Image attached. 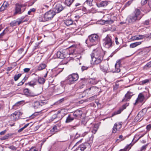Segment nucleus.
<instances>
[{
    "label": "nucleus",
    "instance_id": "obj_1",
    "mask_svg": "<svg viewBox=\"0 0 151 151\" xmlns=\"http://www.w3.org/2000/svg\"><path fill=\"white\" fill-rule=\"evenodd\" d=\"M104 53L101 49H96L93 50L91 55L92 63L98 64L101 62L103 59Z\"/></svg>",
    "mask_w": 151,
    "mask_h": 151
},
{
    "label": "nucleus",
    "instance_id": "obj_2",
    "mask_svg": "<svg viewBox=\"0 0 151 151\" xmlns=\"http://www.w3.org/2000/svg\"><path fill=\"white\" fill-rule=\"evenodd\" d=\"M143 16L139 9H135L133 13L130 16V19L132 22L139 20Z\"/></svg>",
    "mask_w": 151,
    "mask_h": 151
},
{
    "label": "nucleus",
    "instance_id": "obj_3",
    "mask_svg": "<svg viewBox=\"0 0 151 151\" xmlns=\"http://www.w3.org/2000/svg\"><path fill=\"white\" fill-rule=\"evenodd\" d=\"M89 41L91 46L95 45L97 44L99 41V35L96 34H93L89 36L88 39L86 41Z\"/></svg>",
    "mask_w": 151,
    "mask_h": 151
},
{
    "label": "nucleus",
    "instance_id": "obj_4",
    "mask_svg": "<svg viewBox=\"0 0 151 151\" xmlns=\"http://www.w3.org/2000/svg\"><path fill=\"white\" fill-rule=\"evenodd\" d=\"M26 5L24 4L17 3L15 4L14 14H20L23 13L26 9Z\"/></svg>",
    "mask_w": 151,
    "mask_h": 151
},
{
    "label": "nucleus",
    "instance_id": "obj_5",
    "mask_svg": "<svg viewBox=\"0 0 151 151\" xmlns=\"http://www.w3.org/2000/svg\"><path fill=\"white\" fill-rule=\"evenodd\" d=\"M78 78L77 73H73L68 76L67 79V82L70 85L77 81Z\"/></svg>",
    "mask_w": 151,
    "mask_h": 151
},
{
    "label": "nucleus",
    "instance_id": "obj_6",
    "mask_svg": "<svg viewBox=\"0 0 151 151\" xmlns=\"http://www.w3.org/2000/svg\"><path fill=\"white\" fill-rule=\"evenodd\" d=\"M103 46L106 48H109L112 46V40L108 35L103 39Z\"/></svg>",
    "mask_w": 151,
    "mask_h": 151
},
{
    "label": "nucleus",
    "instance_id": "obj_7",
    "mask_svg": "<svg viewBox=\"0 0 151 151\" xmlns=\"http://www.w3.org/2000/svg\"><path fill=\"white\" fill-rule=\"evenodd\" d=\"M56 15L53 10H50L46 12L44 14V18L47 21L51 20Z\"/></svg>",
    "mask_w": 151,
    "mask_h": 151
},
{
    "label": "nucleus",
    "instance_id": "obj_8",
    "mask_svg": "<svg viewBox=\"0 0 151 151\" xmlns=\"http://www.w3.org/2000/svg\"><path fill=\"white\" fill-rule=\"evenodd\" d=\"M22 114V113L18 110L16 111L10 116L11 119L13 121H16L18 119L20 116Z\"/></svg>",
    "mask_w": 151,
    "mask_h": 151
},
{
    "label": "nucleus",
    "instance_id": "obj_9",
    "mask_svg": "<svg viewBox=\"0 0 151 151\" xmlns=\"http://www.w3.org/2000/svg\"><path fill=\"white\" fill-rule=\"evenodd\" d=\"M63 9L64 7L61 4H57L53 8V10L56 14V13H58L60 12Z\"/></svg>",
    "mask_w": 151,
    "mask_h": 151
},
{
    "label": "nucleus",
    "instance_id": "obj_10",
    "mask_svg": "<svg viewBox=\"0 0 151 151\" xmlns=\"http://www.w3.org/2000/svg\"><path fill=\"white\" fill-rule=\"evenodd\" d=\"M63 111L64 110L63 109L58 111L57 112V114H55L52 115V119H54L58 117H59V118L61 119L65 115L63 114Z\"/></svg>",
    "mask_w": 151,
    "mask_h": 151
},
{
    "label": "nucleus",
    "instance_id": "obj_11",
    "mask_svg": "<svg viewBox=\"0 0 151 151\" xmlns=\"http://www.w3.org/2000/svg\"><path fill=\"white\" fill-rule=\"evenodd\" d=\"M145 114L144 113L143 110L140 111L135 117L134 119V122H137L139 121H140L142 120L143 119L142 117Z\"/></svg>",
    "mask_w": 151,
    "mask_h": 151
},
{
    "label": "nucleus",
    "instance_id": "obj_12",
    "mask_svg": "<svg viewBox=\"0 0 151 151\" xmlns=\"http://www.w3.org/2000/svg\"><path fill=\"white\" fill-rule=\"evenodd\" d=\"M129 104L126 103L125 104L123 105L122 107L116 111H115L113 113L112 115L111 116L113 117L114 115L120 114L124 109L126 108V106H128Z\"/></svg>",
    "mask_w": 151,
    "mask_h": 151
},
{
    "label": "nucleus",
    "instance_id": "obj_13",
    "mask_svg": "<svg viewBox=\"0 0 151 151\" xmlns=\"http://www.w3.org/2000/svg\"><path fill=\"white\" fill-rule=\"evenodd\" d=\"M83 113L82 111L77 110L73 112V115L75 117V119H78L81 117Z\"/></svg>",
    "mask_w": 151,
    "mask_h": 151
},
{
    "label": "nucleus",
    "instance_id": "obj_14",
    "mask_svg": "<svg viewBox=\"0 0 151 151\" xmlns=\"http://www.w3.org/2000/svg\"><path fill=\"white\" fill-rule=\"evenodd\" d=\"M133 95V94L132 92L128 91L125 95L124 98L122 99V101L125 102L129 101Z\"/></svg>",
    "mask_w": 151,
    "mask_h": 151
},
{
    "label": "nucleus",
    "instance_id": "obj_15",
    "mask_svg": "<svg viewBox=\"0 0 151 151\" xmlns=\"http://www.w3.org/2000/svg\"><path fill=\"white\" fill-rule=\"evenodd\" d=\"M145 99V96L142 93H140L138 95V98L137 99L134 105L138 103L139 102H142Z\"/></svg>",
    "mask_w": 151,
    "mask_h": 151
},
{
    "label": "nucleus",
    "instance_id": "obj_16",
    "mask_svg": "<svg viewBox=\"0 0 151 151\" xmlns=\"http://www.w3.org/2000/svg\"><path fill=\"white\" fill-rule=\"evenodd\" d=\"M98 88L96 86H92L86 89V92L90 94H92L95 92L98 91Z\"/></svg>",
    "mask_w": 151,
    "mask_h": 151
},
{
    "label": "nucleus",
    "instance_id": "obj_17",
    "mask_svg": "<svg viewBox=\"0 0 151 151\" xmlns=\"http://www.w3.org/2000/svg\"><path fill=\"white\" fill-rule=\"evenodd\" d=\"M90 146V145L89 143L86 142L80 145L78 147V149L81 151H83L86 148H89Z\"/></svg>",
    "mask_w": 151,
    "mask_h": 151
},
{
    "label": "nucleus",
    "instance_id": "obj_18",
    "mask_svg": "<svg viewBox=\"0 0 151 151\" xmlns=\"http://www.w3.org/2000/svg\"><path fill=\"white\" fill-rule=\"evenodd\" d=\"M109 68V65L106 63H105L103 65H100V69L103 72H107Z\"/></svg>",
    "mask_w": 151,
    "mask_h": 151
},
{
    "label": "nucleus",
    "instance_id": "obj_19",
    "mask_svg": "<svg viewBox=\"0 0 151 151\" xmlns=\"http://www.w3.org/2000/svg\"><path fill=\"white\" fill-rule=\"evenodd\" d=\"M24 94L27 96H34L33 93H31L28 88L24 89L23 90Z\"/></svg>",
    "mask_w": 151,
    "mask_h": 151
},
{
    "label": "nucleus",
    "instance_id": "obj_20",
    "mask_svg": "<svg viewBox=\"0 0 151 151\" xmlns=\"http://www.w3.org/2000/svg\"><path fill=\"white\" fill-rule=\"evenodd\" d=\"M108 2L106 1H102L101 2L97 3L96 5L99 8L104 7L107 6Z\"/></svg>",
    "mask_w": 151,
    "mask_h": 151
},
{
    "label": "nucleus",
    "instance_id": "obj_21",
    "mask_svg": "<svg viewBox=\"0 0 151 151\" xmlns=\"http://www.w3.org/2000/svg\"><path fill=\"white\" fill-rule=\"evenodd\" d=\"M74 118L73 115L71 114H69L68 116L67 117L65 123H69L72 122L73 120L74 119Z\"/></svg>",
    "mask_w": 151,
    "mask_h": 151
},
{
    "label": "nucleus",
    "instance_id": "obj_22",
    "mask_svg": "<svg viewBox=\"0 0 151 151\" xmlns=\"http://www.w3.org/2000/svg\"><path fill=\"white\" fill-rule=\"evenodd\" d=\"M119 126V129H120L122 126V124L119 123L118 124L117 123H116L114 124L113 128V130H112V132L113 133H115L117 130H118V128H117V126Z\"/></svg>",
    "mask_w": 151,
    "mask_h": 151
},
{
    "label": "nucleus",
    "instance_id": "obj_23",
    "mask_svg": "<svg viewBox=\"0 0 151 151\" xmlns=\"http://www.w3.org/2000/svg\"><path fill=\"white\" fill-rule=\"evenodd\" d=\"M9 6V4L7 2H4L1 7L0 8L1 12L4 11Z\"/></svg>",
    "mask_w": 151,
    "mask_h": 151
},
{
    "label": "nucleus",
    "instance_id": "obj_24",
    "mask_svg": "<svg viewBox=\"0 0 151 151\" xmlns=\"http://www.w3.org/2000/svg\"><path fill=\"white\" fill-rule=\"evenodd\" d=\"M56 55L58 58L63 59L65 57V55L60 51H58L56 54Z\"/></svg>",
    "mask_w": 151,
    "mask_h": 151
},
{
    "label": "nucleus",
    "instance_id": "obj_25",
    "mask_svg": "<svg viewBox=\"0 0 151 151\" xmlns=\"http://www.w3.org/2000/svg\"><path fill=\"white\" fill-rule=\"evenodd\" d=\"M32 106L35 109H40L41 107V105H40V104L39 101H37L34 102L32 104Z\"/></svg>",
    "mask_w": 151,
    "mask_h": 151
},
{
    "label": "nucleus",
    "instance_id": "obj_26",
    "mask_svg": "<svg viewBox=\"0 0 151 151\" xmlns=\"http://www.w3.org/2000/svg\"><path fill=\"white\" fill-rule=\"evenodd\" d=\"M50 132L51 135H52L57 132H58V129L57 126L56 125L54 126L50 130Z\"/></svg>",
    "mask_w": 151,
    "mask_h": 151
},
{
    "label": "nucleus",
    "instance_id": "obj_27",
    "mask_svg": "<svg viewBox=\"0 0 151 151\" xmlns=\"http://www.w3.org/2000/svg\"><path fill=\"white\" fill-rule=\"evenodd\" d=\"M37 81V80H34V81H31L28 83H26L25 85H29V86L33 87L36 84V82Z\"/></svg>",
    "mask_w": 151,
    "mask_h": 151
},
{
    "label": "nucleus",
    "instance_id": "obj_28",
    "mask_svg": "<svg viewBox=\"0 0 151 151\" xmlns=\"http://www.w3.org/2000/svg\"><path fill=\"white\" fill-rule=\"evenodd\" d=\"M73 22V21L71 19H66L64 21V23L67 26L71 25Z\"/></svg>",
    "mask_w": 151,
    "mask_h": 151
},
{
    "label": "nucleus",
    "instance_id": "obj_29",
    "mask_svg": "<svg viewBox=\"0 0 151 151\" xmlns=\"http://www.w3.org/2000/svg\"><path fill=\"white\" fill-rule=\"evenodd\" d=\"M88 82L91 85H95L97 83L95 78H91L88 79Z\"/></svg>",
    "mask_w": 151,
    "mask_h": 151
},
{
    "label": "nucleus",
    "instance_id": "obj_30",
    "mask_svg": "<svg viewBox=\"0 0 151 151\" xmlns=\"http://www.w3.org/2000/svg\"><path fill=\"white\" fill-rule=\"evenodd\" d=\"M141 42H134L131 44L130 45V48H133L138 46V45H140L141 44Z\"/></svg>",
    "mask_w": 151,
    "mask_h": 151
},
{
    "label": "nucleus",
    "instance_id": "obj_31",
    "mask_svg": "<svg viewBox=\"0 0 151 151\" xmlns=\"http://www.w3.org/2000/svg\"><path fill=\"white\" fill-rule=\"evenodd\" d=\"M46 67V65L45 64L41 63L40 64L38 67L37 70H41L45 68Z\"/></svg>",
    "mask_w": 151,
    "mask_h": 151
},
{
    "label": "nucleus",
    "instance_id": "obj_32",
    "mask_svg": "<svg viewBox=\"0 0 151 151\" xmlns=\"http://www.w3.org/2000/svg\"><path fill=\"white\" fill-rule=\"evenodd\" d=\"M74 0H65V4L68 6H70Z\"/></svg>",
    "mask_w": 151,
    "mask_h": 151
},
{
    "label": "nucleus",
    "instance_id": "obj_33",
    "mask_svg": "<svg viewBox=\"0 0 151 151\" xmlns=\"http://www.w3.org/2000/svg\"><path fill=\"white\" fill-rule=\"evenodd\" d=\"M120 60H119V65H118L117 63L115 65V70L114 71L115 72L119 73L120 71V69L119 68V66L120 65Z\"/></svg>",
    "mask_w": 151,
    "mask_h": 151
},
{
    "label": "nucleus",
    "instance_id": "obj_34",
    "mask_svg": "<svg viewBox=\"0 0 151 151\" xmlns=\"http://www.w3.org/2000/svg\"><path fill=\"white\" fill-rule=\"evenodd\" d=\"M150 50L147 48H145L143 49L141 51L142 54L144 55L147 54L149 51Z\"/></svg>",
    "mask_w": 151,
    "mask_h": 151
},
{
    "label": "nucleus",
    "instance_id": "obj_35",
    "mask_svg": "<svg viewBox=\"0 0 151 151\" xmlns=\"http://www.w3.org/2000/svg\"><path fill=\"white\" fill-rule=\"evenodd\" d=\"M103 21L104 22V23L111 24L114 23V21L111 18H110V19L109 18L108 20H104Z\"/></svg>",
    "mask_w": 151,
    "mask_h": 151
},
{
    "label": "nucleus",
    "instance_id": "obj_36",
    "mask_svg": "<svg viewBox=\"0 0 151 151\" xmlns=\"http://www.w3.org/2000/svg\"><path fill=\"white\" fill-rule=\"evenodd\" d=\"M64 91V87L63 86H60L57 88V91L59 93H61Z\"/></svg>",
    "mask_w": 151,
    "mask_h": 151
},
{
    "label": "nucleus",
    "instance_id": "obj_37",
    "mask_svg": "<svg viewBox=\"0 0 151 151\" xmlns=\"http://www.w3.org/2000/svg\"><path fill=\"white\" fill-rule=\"evenodd\" d=\"M10 136H11V135L10 134H6L4 136L1 138L0 139L1 140H2L6 139H8Z\"/></svg>",
    "mask_w": 151,
    "mask_h": 151
},
{
    "label": "nucleus",
    "instance_id": "obj_38",
    "mask_svg": "<svg viewBox=\"0 0 151 151\" xmlns=\"http://www.w3.org/2000/svg\"><path fill=\"white\" fill-rule=\"evenodd\" d=\"M45 79L42 78H39L38 80V82L40 84H43L45 83Z\"/></svg>",
    "mask_w": 151,
    "mask_h": 151
},
{
    "label": "nucleus",
    "instance_id": "obj_39",
    "mask_svg": "<svg viewBox=\"0 0 151 151\" xmlns=\"http://www.w3.org/2000/svg\"><path fill=\"white\" fill-rule=\"evenodd\" d=\"M21 75L22 74L21 73H19L18 74L15 75L14 77V81H16L18 80L19 78L21 77Z\"/></svg>",
    "mask_w": 151,
    "mask_h": 151
},
{
    "label": "nucleus",
    "instance_id": "obj_40",
    "mask_svg": "<svg viewBox=\"0 0 151 151\" xmlns=\"http://www.w3.org/2000/svg\"><path fill=\"white\" fill-rule=\"evenodd\" d=\"M93 0H86L85 3L87 4L89 6H91L93 5L92 4Z\"/></svg>",
    "mask_w": 151,
    "mask_h": 151
},
{
    "label": "nucleus",
    "instance_id": "obj_41",
    "mask_svg": "<svg viewBox=\"0 0 151 151\" xmlns=\"http://www.w3.org/2000/svg\"><path fill=\"white\" fill-rule=\"evenodd\" d=\"M39 102L40 104V105H41V107L45 105L47 103V101L46 100H40L39 101Z\"/></svg>",
    "mask_w": 151,
    "mask_h": 151
},
{
    "label": "nucleus",
    "instance_id": "obj_42",
    "mask_svg": "<svg viewBox=\"0 0 151 151\" xmlns=\"http://www.w3.org/2000/svg\"><path fill=\"white\" fill-rule=\"evenodd\" d=\"M7 32V29L6 28L5 29L3 32L0 34V38H1L3 37L4 35Z\"/></svg>",
    "mask_w": 151,
    "mask_h": 151
},
{
    "label": "nucleus",
    "instance_id": "obj_43",
    "mask_svg": "<svg viewBox=\"0 0 151 151\" xmlns=\"http://www.w3.org/2000/svg\"><path fill=\"white\" fill-rule=\"evenodd\" d=\"M131 146L130 144L126 146L124 149H121L119 151H127V149H129V150L131 148Z\"/></svg>",
    "mask_w": 151,
    "mask_h": 151
},
{
    "label": "nucleus",
    "instance_id": "obj_44",
    "mask_svg": "<svg viewBox=\"0 0 151 151\" xmlns=\"http://www.w3.org/2000/svg\"><path fill=\"white\" fill-rule=\"evenodd\" d=\"M17 21L14 20L10 24V25L12 27H13L17 25Z\"/></svg>",
    "mask_w": 151,
    "mask_h": 151
},
{
    "label": "nucleus",
    "instance_id": "obj_45",
    "mask_svg": "<svg viewBox=\"0 0 151 151\" xmlns=\"http://www.w3.org/2000/svg\"><path fill=\"white\" fill-rule=\"evenodd\" d=\"M42 109H40V111L37 112H35L34 114H33L31 116V117L32 118H34L35 116H36L37 115H38V113L39 112H41L42 110Z\"/></svg>",
    "mask_w": 151,
    "mask_h": 151
},
{
    "label": "nucleus",
    "instance_id": "obj_46",
    "mask_svg": "<svg viewBox=\"0 0 151 151\" xmlns=\"http://www.w3.org/2000/svg\"><path fill=\"white\" fill-rule=\"evenodd\" d=\"M88 137L89 142L90 143L92 142L94 138V136L93 134H89Z\"/></svg>",
    "mask_w": 151,
    "mask_h": 151
},
{
    "label": "nucleus",
    "instance_id": "obj_47",
    "mask_svg": "<svg viewBox=\"0 0 151 151\" xmlns=\"http://www.w3.org/2000/svg\"><path fill=\"white\" fill-rule=\"evenodd\" d=\"M151 67V61L147 63L144 66V68L146 69Z\"/></svg>",
    "mask_w": 151,
    "mask_h": 151
},
{
    "label": "nucleus",
    "instance_id": "obj_48",
    "mask_svg": "<svg viewBox=\"0 0 151 151\" xmlns=\"http://www.w3.org/2000/svg\"><path fill=\"white\" fill-rule=\"evenodd\" d=\"M86 91L85 92H83V93L80 94L79 95L78 97L79 98L81 99L82 98L84 97L85 96H86Z\"/></svg>",
    "mask_w": 151,
    "mask_h": 151
},
{
    "label": "nucleus",
    "instance_id": "obj_49",
    "mask_svg": "<svg viewBox=\"0 0 151 151\" xmlns=\"http://www.w3.org/2000/svg\"><path fill=\"white\" fill-rule=\"evenodd\" d=\"M133 0H131L127 2L124 5V6L125 7L128 6L132 3Z\"/></svg>",
    "mask_w": 151,
    "mask_h": 151
},
{
    "label": "nucleus",
    "instance_id": "obj_50",
    "mask_svg": "<svg viewBox=\"0 0 151 151\" xmlns=\"http://www.w3.org/2000/svg\"><path fill=\"white\" fill-rule=\"evenodd\" d=\"M8 148L14 151H16L17 149V148L16 147L13 145L10 146L8 147Z\"/></svg>",
    "mask_w": 151,
    "mask_h": 151
},
{
    "label": "nucleus",
    "instance_id": "obj_51",
    "mask_svg": "<svg viewBox=\"0 0 151 151\" xmlns=\"http://www.w3.org/2000/svg\"><path fill=\"white\" fill-rule=\"evenodd\" d=\"M147 145L143 146L141 148L139 151H145L147 148Z\"/></svg>",
    "mask_w": 151,
    "mask_h": 151
},
{
    "label": "nucleus",
    "instance_id": "obj_52",
    "mask_svg": "<svg viewBox=\"0 0 151 151\" xmlns=\"http://www.w3.org/2000/svg\"><path fill=\"white\" fill-rule=\"evenodd\" d=\"M148 1L149 2V0H142L141 1V5H144L147 3Z\"/></svg>",
    "mask_w": 151,
    "mask_h": 151
},
{
    "label": "nucleus",
    "instance_id": "obj_53",
    "mask_svg": "<svg viewBox=\"0 0 151 151\" xmlns=\"http://www.w3.org/2000/svg\"><path fill=\"white\" fill-rule=\"evenodd\" d=\"M97 128H93V129L91 131V132L92 133V134H93H93H95V133L97 131Z\"/></svg>",
    "mask_w": 151,
    "mask_h": 151
},
{
    "label": "nucleus",
    "instance_id": "obj_54",
    "mask_svg": "<svg viewBox=\"0 0 151 151\" xmlns=\"http://www.w3.org/2000/svg\"><path fill=\"white\" fill-rule=\"evenodd\" d=\"M39 20L40 22H45L46 21H47L45 19V18H44V17L43 18L42 17H40L39 18Z\"/></svg>",
    "mask_w": 151,
    "mask_h": 151
},
{
    "label": "nucleus",
    "instance_id": "obj_55",
    "mask_svg": "<svg viewBox=\"0 0 151 151\" xmlns=\"http://www.w3.org/2000/svg\"><path fill=\"white\" fill-rule=\"evenodd\" d=\"M149 20H145L143 24L144 25H148L149 24Z\"/></svg>",
    "mask_w": 151,
    "mask_h": 151
},
{
    "label": "nucleus",
    "instance_id": "obj_56",
    "mask_svg": "<svg viewBox=\"0 0 151 151\" xmlns=\"http://www.w3.org/2000/svg\"><path fill=\"white\" fill-rule=\"evenodd\" d=\"M88 67L84 66H83L82 67L81 70L82 71H84L85 70H87L88 68Z\"/></svg>",
    "mask_w": 151,
    "mask_h": 151
},
{
    "label": "nucleus",
    "instance_id": "obj_57",
    "mask_svg": "<svg viewBox=\"0 0 151 151\" xmlns=\"http://www.w3.org/2000/svg\"><path fill=\"white\" fill-rule=\"evenodd\" d=\"M149 82V80L148 79H145L142 81V84H145L146 83H147Z\"/></svg>",
    "mask_w": 151,
    "mask_h": 151
},
{
    "label": "nucleus",
    "instance_id": "obj_58",
    "mask_svg": "<svg viewBox=\"0 0 151 151\" xmlns=\"http://www.w3.org/2000/svg\"><path fill=\"white\" fill-rule=\"evenodd\" d=\"M96 96H94L89 98V100L91 101H93L96 98Z\"/></svg>",
    "mask_w": 151,
    "mask_h": 151
},
{
    "label": "nucleus",
    "instance_id": "obj_59",
    "mask_svg": "<svg viewBox=\"0 0 151 151\" xmlns=\"http://www.w3.org/2000/svg\"><path fill=\"white\" fill-rule=\"evenodd\" d=\"M40 44V43L39 42L36 43L35 44V45L34 46L35 49H36L37 48H38V46Z\"/></svg>",
    "mask_w": 151,
    "mask_h": 151
},
{
    "label": "nucleus",
    "instance_id": "obj_60",
    "mask_svg": "<svg viewBox=\"0 0 151 151\" xmlns=\"http://www.w3.org/2000/svg\"><path fill=\"white\" fill-rule=\"evenodd\" d=\"M24 83V80H22L21 82H20L18 83L17 86H21Z\"/></svg>",
    "mask_w": 151,
    "mask_h": 151
},
{
    "label": "nucleus",
    "instance_id": "obj_61",
    "mask_svg": "<svg viewBox=\"0 0 151 151\" xmlns=\"http://www.w3.org/2000/svg\"><path fill=\"white\" fill-rule=\"evenodd\" d=\"M30 70V69L29 68H25L24 69V71L25 73H27Z\"/></svg>",
    "mask_w": 151,
    "mask_h": 151
},
{
    "label": "nucleus",
    "instance_id": "obj_62",
    "mask_svg": "<svg viewBox=\"0 0 151 151\" xmlns=\"http://www.w3.org/2000/svg\"><path fill=\"white\" fill-rule=\"evenodd\" d=\"M138 40L143 39V36L141 35H139L137 36Z\"/></svg>",
    "mask_w": 151,
    "mask_h": 151
},
{
    "label": "nucleus",
    "instance_id": "obj_63",
    "mask_svg": "<svg viewBox=\"0 0 151 151\" xmlns=\"http://www.w3.org/2000/svg\"><path fill=\"white\" fill-rule=\"evenodd\" d=\"M146 128L148 131L150 130L151 129V124H149L147 125Z\"/></svg>",
    "mask_w": 151,
    "mask_h": 151
},
{
    "label": "nucleus",
    "instance_id": "obj_64",
    "mask_svg": "<svg viewBox=\"0 0 151 151\" xmlns=\"http://www.w3.org/2000/svg\"><path fill=\"white\" fill-rule=\"evenodd\" d=\"M29 151H38L37 150L36 148H31Z\"/></svg>",
    "mask_w": 151,
    "mask_h": 151
}]
</instances>
